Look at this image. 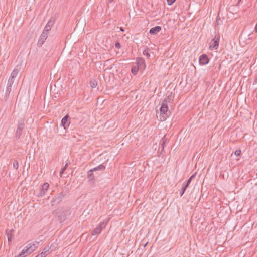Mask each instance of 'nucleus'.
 Returning a JSON list of instances; mask_svg holds the SVG:
<instances>
[{
  "label": "nucleus",
  "mask_w": 257,
  "mask_h": 257,
  "mask_svg": "<svg viewBox=\"0 0 257 257\" xmlns=\"http://www.w3.org/2000/svg\"><path fill=\"white\" fill-rule=\"evenodd\" d=\"M184 193H185V192H182V190H181L180 191V196H182Z\"/></svg>",
  "instance_id": "40"
},
{
  "label": "nucleus",
  "mask_w": 257,
  "mask_h": 257,
  "mask_svg": "<svg viewBox=\"0 0 257 257\" xmlns=\"http://www.w3.org/2000/svg\"><path fill=\"white\" fill-rule=\"evenodd\" d=\"M109 221V218L106 219L104 220H103V222L100 223L97 227L99 228L102 231L104 228H105L106 225L108 224V222Z\"/></svg>",
  "instance_id": "13"
},
{
  "label": "nucleus",
  "mask_w": 257,
  "mask_h": 257,
  "mask_svg": "<svg viewBox=\"0 0 257 257\" xmlns=\"http://www.w3.org/2000/svg\"><path fill=\"white\" fill-rule=\"evenodd\" d=\"M171 101V97H170L169 96H167V97L165 98L164 101L162 103H165L167 104V103H170Z\"/></svg>",
  "instance_id": "28"
},
{
  "label": "nucleus",
  "mask_w": 257,
  "mask_h": 257,
  "mask_svg": "<svg viewBox=\"0 0 257 257\" xmlns=\"http://www.w3.org/2000/svg\"><path fill=\"white\" fill-rule=\"evenodd\" d=\"M196 176V173H194L193 174V175H192L190 178L185 182L183 184L186 185L187 187H188V186H189V184H190L191 181L193 180V178H195V177Z\"/></svg>",
  "instance_id": "17"
},
{
  "label": "nucleus",
  "mask_w": 257,
  "mask_h": 257,
  "mask_svg": "<svg viewBox=\"0 0 257 257\" xmlns=\"http://www.w3.org/2000/svg\"><path fill=\"white\" fill-rule=\"evenodd\" d=\"M126 37V35H125V34H124V35H123V36H122V38L124 39V38H125V37Z\"/></svg>",
  "instance_id": "43"
},
{
  "label": "nucleus",
  "mask_w": 257,
  "mask_h": 257,
  "mask_svg": "<svg viewBox=\"0 0 257 257\" xmlns=\"http://www.w3.org/2000/svg\"><path fill=\"white\" fill-rule=\"evenodd\" d=\"M25 125V119L21 118L18 120L17 128L15 133V138L18 140L22 134Z\"/></svg>",
  "instance_id": "2"
},
{
  "label": "nucleus",
  "mask_w": 257,
  "mask_h": 257,
  "mask_svg": "<svg viewBox=\"0 0 257 257\" xmlns=\"http://www.w3.org/2000/svg\"><path fill=\"white\" fill-rule=\"evenodd\" d=\"M235 155L236 156H239L241 154V150L240 149L236 150L234 152Z\"/></svg>",
  "instance_id": "34"
},
{
  "label": "nucleus",
  "mask_w": 257,
  "mask_h": 257,
  "mask_svg": "<svg viewBox=\"0 0 257 257\" xmlns=\"http://www.w3.org/2000/svg\"><path fill=\"white\" fill-rule=\"evenodd\" d=\"M18 72L19 70L15 68L12 72L10 77H12V78H15L17 75H18Z\"/></svg>",
  "instance_id": "24"
},
{
  "label": "nucleus",
  "mask_w": 257,
  "mask_h": 257,
  "mask_svg": "<svg viewBox=\"0 0 257 257\" xmlns=\"http://www.w3.org/2000/svg\"><path fill=\"white\" fill-rule=\"evenodd\" d=\"M51 252V250L50 251V248H49V247L47 246L45 247L43 251L41 253L37 254L36 257H46Z\"/></svg>",
  "instance_id": "11"
},
{
  "label": "nucleus",
  "mask_w": 257,
  "mask_h": 257,
  "mask_svg": "<svg viewBox=\"0 0 257 257\" xmlns=\"http://www.w3.org/2000/svg\"><path fill=\"white\" fill-rule=\"evenodd\" d=\"M14 79L15 78H12V77H10L8 80V84L12 85L14 82Z\"/></svg>",
  "instance_id": "33"
},
{
  "label": "nucleus",
  "mask_w": 257,
  "mask_h": 257,
  "mask_svg": "<svg viewBox=\"0 0 257 257\" xmlns=\"http://www.w3.org/2000/svg\"><path fill=\"white\" fill-rule=\"evenodd\" d=\"M13 168H15V169H17L18 168L19 163L17 160H14V161L13 162Z\"/></svg>",
  "instance_id": "30"
},
{
  "label": "nucleus",
  "mask_w": 257,
  "mask_h": 257,
  "mask_svg": "<svg viewBox=\"0 0 257 257\" xmlns=\"http://www.w3.org/2000/svg\"><path fill=\"white\" fill-rule=\"evenodd\" d=\"M241 1V0H238L237 5H238Z\"/></svg>",
  "instance_id": "44"
},
{
  "label": "nucleus",
  "mask_w": 257,
  "mask_h": 257,
  "mask_svg": "<svg viewBox=\"0 0 257 257\" xmlns=\"http://www.w3.org/2000/svg\"><path fill=\"white\" fill-rule=\"evenodd\" d=\"M113 30L115 32H118L119 30H120L121 31H124V30L122 27H116L115 26H114Z\"/></svg>",
  "instance_id": "29"
},
{
  "label": "nucleus",
  "mask_w": 257,
  "mask_h": 257,
  "mask_svg": "<svg viewBox=\"0 0 257 257\" xmlns=\"http://www.w3.org/2000/svg\"><path fill=\"white\" fill-rule=\"evenodd\" d=\"M77 27H78V24L76 25V28H75L74 31H76V29L77 28Z\"/></svg>",
  "instance_id": "45"
},
{
  "label": "nucleus",
  "mask_w": 257,
  "mask_h": 257,
  "mask_svg": "<svg viewBox=\"0 0 257 257\" xmlns=\"http://www.w3.org/2000/svg\"><path fill=\"white\" fill-rule=\"evenodd\" d=\"M161 30V26H156L150 29L149 32H159Z\"/></svg>",
  "instance_id": "19"
},
{
  "label": "nucleus",
  "mask_w": 257,
  "mask_h": 257,
  "mask_svg": "<svg viewBox=\"0 0 257 257\" xmlns=\"http://www.w3.org/2000/svg\"><path fill=\"white\" fill-rule=\"evenodd\" d=\"M149 51L150 49L148 48H146L143 52V55L146 56L148 58H149L150 56Z\"/></svg>",
  "instance_id": "23"
},
{
  "label": "nucleus",
  "mask_w": 257,
  "mask_h": 257,
  "mask_svg": "<svg viewBox=\"0 0 257 257\" xmlns=\"http://www.w3.org/2000/svg\"><path fill=\"white\" fill-rule=\"evenodd\" d=\"M220 22H221V20H220V19L217 18V19L216 20V23H215V26L219 25L220 24Z\"/></svg>",
  "instance_id": "38"
},
{
  "label": "nucleus",
  "mask_w": 257,
  "mask_h": 257,
  "mask_svg": "<svg viewBox=\"0 0 257 257\" xmlns=\"http://www.w3.org/2000/svg\"><path fill=\"white\" fill-rule=\"evenodd\" d=\"M26 248L25 249V251L27 252V254L29 255L32 252H33V250L30 247V246L27 244L26 246Z\"/></svg>",
  "instance_id": "27"
},
{
  "label": "nucleus",
  "mask_w": 257,
  "mask_h": 257,
  "mask_svg": "<svg viewBox=\"0 0 257 257\" xmlns=\"http://www.w3.org/2000/svg\"><path fill=\"white\" fill-rule=\"evenodd\" d=\"M219 41L220 35L219 33L216 34L211 41L209 49L210 50H217L218 48Z\"/></svg>",
  "instance_id": "3"
},
{
  "label": "nucleus",
  "mask_w": 257,
  "mask_h": 257,
  "mask_svg": "<svg viewBox=\"0 0 257 257\" xmlns=\"http://www.w3.org/2000/svg\"><path fill=\"white\" fill-rule=\"evenodd\" d=\"M105 169V166L103 164H100L99 166H98L97 167L92 169V170H93V172H94V171H96L98 170L103 171V170H104Z\"/></svg>",
  "instance_id": "18"
},
{
  "label": "nucleus",
  "mask_w": 257,
  "mask_h": 257,
  "mask_svg": "<svg viewBox=\"0 0 257 257\" xmlns=\"http://www.w3.org/2000/svg\"><path fill=\"white\" fill-rule=\"evenodd\" d=\"M257 84V78H255L254 81V82H253V84Z\"/></svg>",
  "instance_id": "42"
},
{
  "label": "nucleus",
  "mask_w": 257,
  "mask_h": 257,
  "mask_svg": "<svg viewBox=\"0 0 257 257\" xmlns=\"http://www.w3.org/2000/svg\"><path fill=\"white\" fill-rule=\"evenodd\" d=\"M139 70V69L138 68V67H137V66L135 65H133L131 68V72L133 74L136 75L137 74Z\"/></svg>",
  "instance_id": "20"
},
{
  "label": "nucleus",
  "mask_w": 257,
  "mask_h": 257,
  "mask_svg": "<svg viewBox=\"0 0 257 257\" xmlns=\"http://www.w3.org/2000/svg\"><path fill=\"white\" fill-rule=\"evenodd\" d=\"M160 120L165 121L170 115V112L168 111V106L165 103H162L160 108Z\"/></svg>",
  "instance_id": "1"
},
{
  "label": "nucleus",
  "mask_w": 257,
  "mask_h": 257,
  "mask_svg": "<svg viewBox=\"0 0 257 257\" xmlns=\"http://www.w3.org/2000/svg\"><path fill=\"white\" fill-rule=\"evenodd\" d=\"M112 1H113V0H109V2H112Z\"/></svg>",
  "instance_id": "48"
},
{
  "label": "nucleus",
  "mask_w": 257,
  "mask_h": 257,
  "mask_svg": "<svg viewBox=\"0 0 257 257\" xmlns=\"http://www.w3.org/2000/svg\"><path fill=\"white\" fill-rule=\"evenodd\" d=\"M28 245L33 250V251H34L38 247L39 245V242L35 241L34 243H29V244H28Z\"/></svg>",
  "instance_id": "14"
},
{
  "label": "nucleus",
  "mask_w": 257,
  "mask_h": 257,
  "mask_svg": "<svg viewBox=\"0 0 257 257\" xmlns=\"http://www.w3.org/2000/svg\"><path fill=\"white\" fill-rule=\"evenodd\" d=\"M101 229H99L97 226L96 228L92 231V235H98L101 232Z\"/></svg>",
  "instance_id": "22"
},
{
  "label": "nucleus",
  "mask_w": 257,
  "mask_h": 257,
  "mask_svg": "<svg viewBox=\"0 0 257 257\" xmlns=\"http://www.w3.org/2000/svg\"><path fill=\"white\" fill-rule=\"evenodd\" d=\"M176 0H167V2L168 5H172Z\"/></svg>",
  "instance_id": "37"
},
{
  "label": "nucleus",
  "mask_w": 257,
  "mask_h": 257,
  "mask_svg": "<svg viewBox=\"0 0 257 257\" xmlns=\"http://www.w3.org/2000/svg\"><path fill=\"white\" fill-rule=\"evenodd\" d=\"M188 187H187L186 185H185L184 184H183L182 188L181 190H182V192H185Z\"/></svg>",
  "instance_id": "39"
},
{
  "label": "nucleus",
  "mask_w": 257,
  "mask_h": 257,
  "mask_svg": "<svg viewBox=\"0 0 257 257\" xmlns=\"http://www.w3.org/2000/svg\"><path fill=\"white\" fill-rule=\"evenodd\" d=\"M56 18L54 17H52L49 20L47 23L46 26H45L44 30L43 32H47L50 31L52 28V27L54 25L55 23Z\"/></svg>",
  "instance_id": "6"
},
{
  "label": "nucleus",
  "mask_w": 257,
  "mask_h": 257,
  "mask_svg": "<svg viewBox=\"0 0 257 257\" xmlns=\"http://www.w3.org/2000/svg\"><path fill=\"white\" fill-rule=\"evenodd\" d=\"M58 220L60 221V222H63V221H64L65 220V218L64 217H62L61 215L60 216V215H58Z\"/></svg>",
  "instance_id": "35"
},
{
  "label": "nucleus",
  "mask_w": 257,
  "mask_h": 257,
  "mask_svg": "<svg viewBox=\"0 0 257 257\" xmlns=\"http://www.w3.org/2000/svg\"><path fill=\"white\" fill-rule=\"evenodd\" d=\"M69 116L66 115L61 120V125L65 130L68 127L70 123V121H69Z\"/></svg>",
  "instance_id": "10"
},
{
  "label": "nucleus",
  "mask_w": 257,
  "mask_h": 257,
  "mask_svg": "<svg viewBox=\"0 0 257 257\" xmlns=\"http://www.w3.org/2000/svg\"><path fill=\"white\" fill-rule=\"evenodd\" d=\"M135 65L137 66V67H138V68L140 70H144L146 68V64L144 59L140 57L137 58Z\"/></svg>",
  "instance_id": "5"
},
{
  "label": "nucleus",
  "mask_w": 257,
  "mask_h": 257,
  "mask_svg": "<svg viewBox=\"0 0 257 257\" xmlns=\"http://www.w3.org/2000/svg\"><path fill=\"white\" fill-rule=\"evenodd\" d=\"M66 194H64L62 192L59 193L57 196H55L51 201L52 205L53 206L55 204H59L61 202Z\"/></svg>",
  "instance_id": "4"
},
{
  "label": "nucleus",
  "mask_w": 257,
  "mask_h": 257,
  "mask_svg": "<svg viewBox=\"0 0 257 257\" xmlns=\"http://www.w3.org/2000/svg\"><path fill=\"white\" fill-rule=\"evenodd\" d=\"M115 47L116 48H117V49H120V48H121V45H120V43H119V42H117H117H116L115 43Z\"/></svg>",
  "instance_id": "36"
},
{
  "label": "nucleus",
  "mask_w": 257,
  "mask_h": 257,
  "mask_svg": "<svg viewBox=\"0 0 257 257\" xmlns=\"http://www.w3.org/2000/svg\"><path fill=\"white\" fill-rule=\"evenodd\" d=\"M90 85L93 88H96L97 85V83L95 80H94L93 81L90 82Z\"/></svg>",
  "instance_id": "32"
},
{
  "label": "nucleus",
  "mask_w": 257,
  "mask_h": 257,
  "mask_svg": "<svg viewBox=\"0 0 257 257\" xmlns=\"http://www.w3.org/2000/svg\"><path fill=\"white\" fill-rule=\"evenodd\" d=\"M199 61L200 65H204L209 63V60L208 56L205 54H203L200 56Z\"/></svg>",
  "instance_id": "7"
},
{
  "label": "nucleus",
  "mask_w": 257,
  "mask_h": 257,
  "mask_svg": "<svg viewBox=\"0 0 257 257\" xmlns=\"http://www.w3.org/2000/svg\"><path fill=\"white\" fill-rule=\"evenodd\" d=\"M167 140V139L166 138V136H164L162 138V139L160 141L161 147L162 148V152L163 151V150H164Z\"/></svg>",
  "instance_id": "16"
},
{
  "label": "nucleus",
  "mask_w": 257,
  "mask_h": 257,
  "mask_svg": "<svg viewBox=\"0 0 257 257\" xmlns=\"http://www.w3.org/2000/svg\"><path fill=\"white\" fill-rule=\"evenodd\" d=\"M87 177L89 179V181H92L93 183L95 182V176L92 169H90L88 171Z\"/></svg>",
  "instance_id": "12"
},
{
  "label": "nucleus",
  "mask_w": 257,
  "mask_h": 257,
  "mask_svg": "<svg viewBox=\"0 0 257 257\" xmlns=\"http://www.w3.org/2000/svg\"><path fill=\"white\" fill-rule=\"evenodd\" d=\"M49 187V184L48 183H45L42 186V188L40 190L39 194L37 195L38 197H43L45 194L46 192L47 191L48 188Z\"/></svg>",
  "instance_id": "8"
},
{
  "label": "nucleus",
  "mask_w": 257,
  "mask_h": 257,
  "mask_svg": "<svg viewBox=\"0 0 257 257\" xmlns=\"http://www.w3.org/2000/svg\"><path fill=\"white\" fill-rule=\"evenodd\" d=\"M147 243H146V244H145L144 247H146V246L147 245Z\"/></svg>",
  "instance_id": "47"
},
{
  "label": "nucleus",
  "mask_w": 257,
  "mask_h": 257,
  "mask_svg": "<svg viewBox=\"0 0 257 257\" xmlns=\"http://www.w3.org/2000/svg\"><path fill=\"white\" fill-rule=\"evenodd\" d=\"M14 232V230H11L9 231L8 230H6V233L7 234V236L8 237V239L9 242H11L12 240V238H13V232Z\"/></svg>",
  "instance_id": "15"
},
{
  "label": "nucleus",
  "mask_w": 257,
  "mask_h": 257,
  "mask_svg": "<svg viewBox=\"0 0 257 257\" xmlns=\"http://www.w3.org/2000/svg\"><path fill=\"white\" fill-rule=\"evenodd\" d=\"M252 33H250V34H248V35H246L247 33H244V35H243V33H241V35H240V37L241 38H244L245 40H246V38L247 37V39H250V35Z\"/></svg>",
  "instance_id": "31"
},
{
  "label": "nucleus",
  "mask_w": 257,
  "mask_h": 257,
  "mask_svg": "<svg viewBox=\"0 0 257 257\" xmlns=\"http://www.w3.org/2000/svg\"><path fill=\"white\" fill-rule=\"evenodd\" d=\"M55 246L54 245H53V244H52L51 246L50 247H49V248H50V249L51 248H54Z\"/></svg>",
  "instance_id": "41"
},
{
  "label": "nucleus",
  "mask_w": 257,
  "mask_h": 257,
  "mask_svg": "<svg viewBox=\"0 0 257 257\" xmlns=\"http://www.w3.org/2000/svg\"><path fill=\"white\" fill-rule=\"evenodd\" d=\"M48 33H42L39 39L38 40L37 45L38 47H40L42 46V45L44 43L45 40L48 37Z\"/></svg>",
  "instance_id": "9"
},
{
  "label": "nucleus",
  "mask_w": 257,
  "mask_h": 257,
  "mask_svg": "<svg viewBox=\"0 0 257 257\" xmlns=\"http://www.w3.org/2000/svg\"><path fill=\"white\" fill-rule=\"evenodd\" d=\"M68 166V164L67 163L65 166L61 169V171L60 172V176L62 177V174L64 173V171L66 170Z\"/></svg>",
  "instance_id": "26"
},
{
  "label": "nucleus",
  "mask_w": 257,
  "mask_h": 257,
  "mask_svg": "<svg viewBox=\"0 0 257 257\" xmlns=\"http://www.w3.org/2000/svg\"><path fill=\"white\" fill-rule=\"evenodd\" d=\"M12 85L7 84V86L6 91V95H9L12 90Z\"/></svg>",
  "instance_id": "25"
},
{
  "label": "nucleus",
  "mask_w": 257,
  "mask_h": 257,
  "mask_svg": "<svg viewBox=\"0 0 257 257\" xmlns=\"http://www.w3.org/2000/svg\"><path fill=\"white\" fill-rule=\"evenodd\" d=\"M125 39H128V37L126 36V37H125Z\"/></svg>",
  "instance_id": "46"
},
{
  "label": "nucleus",
  "mask_w": 257,
  "mask_h": 257,
  "mask_svg": "<svg viewBox=\"0 0 257 257\" xmlns=\"http://www.w3.org/2000/svg\"><path fill=\"white\" fill-rule=\"evenodd\" d=\"M28 255L27 252L25 251V249H24L18 255L15 257H26Z\"/></svg>",
  "instance_id": "21"
}]
</instances>
